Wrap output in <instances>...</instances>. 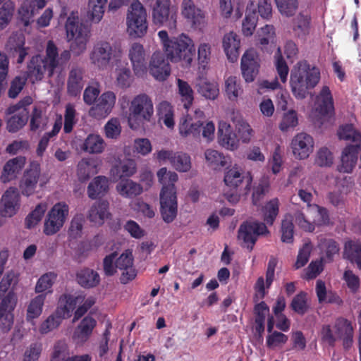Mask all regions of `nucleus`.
Returning a JSON list of instances; mask_svg holds the SVG:
<instances>
[{
    "mask_svg": "<svg viewBox=\"0 0 361 361\" xmlns=\"http://www.w3.org/2000/svg\"><path fill=\"white\" fill-rule=\"evenodd\" d=\"M65 29L67 41L71 43L70 50H64L59 55V50L54 42L52 40L48 41L44 57L35 55L31 58L27 65L26 77L32 82L41 80L46 73L49 78H51L56 68L62 70L71 59V51L79 56L85 51L90 28L83 23L79 22L78 12L73 11L68 17Z\"/></svg>",
    "mask_w": 361,
    "mask_h": 361,
    "instance_id": "f257e3e1",
    "label": "nucleus"
},
{
    "mask_svg": "<svg viewBox=\"0 0 361 361\" xmlns=\"http://www.w3.org/2000/svg\"><path fill=\"white\" fill-rule=\"evenodd\" d=\"M320 78L319 68L310 64L306 60L298 61L291 70L290 76V86L293 96L298 99H305L309 90L319 83Z\"/></svg>",
    "mask_w": 361,
    "mask_h": 361,
    "instance_id": "f03ea898",
    "label": "nucleus"
},
{
    "mask_svg": "<svg viewBox=\"0 0 361 361\" xmlns=\"http://www.w3.org/2000/svg\"><path fill=\"white\" fill-rule=\"evenodd\" d=\"M195 47L192 40L184 34L166 44L164 49L167 59L173 63L183 62L186 66H190L195 55Z\"/></svg>",
    "mask_w": 361,
    "mask_h": 361,
    "instance_id": "7ed1b4c3",
    "label": "nucleus"
},
{
    "mask_svg": "<svg viewBox=\"0 0 361 361\" xmlns=\"http://www.w3.org/2000/svg\"><path fill=\"white\" fill-rule=\"evenodd\" d=\"M154 114L152 99L142 93L133 97L129 106L128 123L132 129H137L141 124L149 122Z\"/></svg>",
    "mask_w": 361,
    "mask_h": 361,
    "instance_id": "20e7f679",
    "label": "nucleus"
},
{
    "mask_svg": "<svg viewBox=\"0 0 361 361\" xmlns=\"http://www.w3.org/2000/svg\"><path fill=\"white\" fill-rule=\"evenodd\" d=\"M121 56L120 45L111 44L104 40L96 42L90 54L91 63L100 70L106 69L111 63L119 61Z\"/></svg>",
    "mask_w": 361,
    "mask_h": 361,
    "instance_id": "39448f33",
    "label": "nucleus"
},
{
    "mask_svg": "<svg viewBox=\"0 0 361 361\" xmlns=\"http://www.w3.org/2000/svg\"><path fill=\"white\" fill-rule=\"evenodd\" d=\"M127 32L130 37H144L148 29L146 9L138 0H134L129 6L126 15Z\"/></svg>",
    "mask_w": 361,
    "mask_h": 361,
    "instance_id": "423d86ee",
    "label": "nucleus"
},
{
    "mask_svg": "<svg viewBox=\"0 0 361 361\" xmlns=\"http://www.w3.org/2000/svg\"><path fill=\"white\" fill-rule=\"evenodd\" d=\"M69 214L68 205L59 202L49 211L44 222L43 232L47 235H53L63 226Z\"/></svg>",
    "mask_w": 361,
    "mask_h": 361,
    "instance_id": "0eeeda50",
    "label": "nucleus"
},
{
    "mask_svg": "<svg viewBox=\"0 0 361 361\" xmlns=\"http://www.w3.org/2000/svg\"><path fill=\"white\" fill-rule=\"evenodd\" d=\"M215 127L212 121H209L203 126L200 121L194 122L189 116H183L179 124V133L183 137L192 136L195 138L200 137V133L208 140L214 137Z\"/></svg>",
    "mask_w": 361,
    "mask_h": 361,
    "instance_id": "6e6552de",
    "label": "nucleus"
},
{
    "mask_svg": "<svg viewBox=\"0 0 361 361\" xmlns=\"http://www.w3.org/2000/svg\"><path fill=\"white\" fill-rule=\"evenodd\" d=\"M269 230L264 223L257 221H245L238 229V238L242 240L246 247L252 250L259 235L269 233Z\"/></svg>",
    "mask_w": 361,
    "mask_h": 361,
    "instance_id": "1a4fd4ad",
    "label": "nucleus"
},
{
    "mask_svg": "<svg viewBox=\"0 0 361 361\" xmlns=\"http://www.w3.org/2000/svg\"><path fill=\"white\" fill-rule=\"evenodd\" d=\"M170 6V0H157L152 11V20L156 25L165 26L173 30L176 27L177 16L171 10Z\"/></svg>",
    "mask_w": 361,
    "mask_h": 361,
    "instance_id": "9d476101",
    "label": "nucleus"
},
{
    "mask_svg": "<svg viewBox=\"0 0 361 361\" xmlns=\"http://www.w3.org/2000/svg\"><path fill=\"white\" fill-rule=\"evenodd\" d=\"M160 213L164 222H173L178 214V202L176 190L173 186L166 187L160 192Z\"/></svg>",
    "mask_w": 361,
    "mask_h": 361,
    "instance_id": "9b49d317",
    "label": "nucleus"
},
{
    "mask_svg": "<svg viewBox=\"0 0 361 361\" xmlns=\"http://www.w3.org/2000/svg\"><path fill=\"white\" fill-rule=\"evenodd\" d=\"M40 174L39 164L37 161L30 162L19 182V188L23 195L29 197L35 192Z\"/></svg>",
    "mask_w": 361,
    "mask_h": 361,
    "instance_id": "f8f14e48",
    "label": "nucleus"
},
{
    "mask_svg": "<svg viewBox=\"0 0 361 361\" xmlns=\"http://www.w3.org/2000/svg\"><path fill=\"white\" fill-rule=\"evenodd\" d=\"M16 296L13 290L3 299L0 303V330L8 332L13 324V311L16 305Z\"/></svg>",
    "mask_w": 361,
    "mask_h": 361,
    "instance_id": "ddd939ff",
    "label": "nucleus"
},
{
    "mask_svg": "<svg viewBox=\"0 0 361 361\" xmlns=\"http://www.w3.org/2000/svg\"><path fill=\"white\" fill-rule=\"evenodd\" d=\"M20 197L17 188L11 187L3 194L0 202V214L3 217L13 216L20 208Z\"/></svg>",
    "mask_w": 361,
    "mask_h": 361,
    "instance_id": "4468645a",
    "label": "nucleus"
},
{
    "mask_svg": "<svg viewBox=\"0 0 361 361\" xmlns=\"http://www.w3.org/2000/svg\"><path fill=\"white\" fill-rule=\"evenodd\" d=\"M312 137L305 133H300L291 141V148L294 156L299 159H307L314 149Z\"/></svg>",
    "mask_w": 361,
    "mask_h": 361,
    "instance_id": "2eb2a0df",
    "label": "nucleus"
},
{
    "mask_svg": "<svg viewBox=\"0 0 361 361\" xmlns=\"http://www.w3.org/2000/svg\"><path fill=\"white\" fill-rule=\"evenodd\" d=\"M168 60L161 51H155L152 54L149 71L156 80L164 81L170 75L171 67Z\"/></svg>",
    "mask_w": 361,
    "mask_h": 361,
    "instance_id": "dca6fc26",
    "label": "nucleus"
},
{
    "mask_svg": "<svg viewBox=\"0 0 361 361\" xmlns=\"http://www.w3.org/2000/svg\"><path fill=\"white\" fill-rule=\"evenodd\" d=\"M116 267L121 271L120 281L122 284H127L133 281L137 276V271L133 267V256L132 252L126 250L116 259Z\"/></svg>",
    "mask_w": 361,
    "mask_h": 361,
    "instance_id": "f3484780",
    "label": "nucleus"
},
{
    "mask_svg": "<svg viewBox=\"0 0 361 361\" xmlns=\"http://www.w3.org/2000/svg\"><path fill=\"white\" fill-rule=\"evenodd\" d=\"M181 14L194 27L204 25L205 22V12L193 0H183L181 5Z\"/></svg>",
    "mask_w": 361,
    "mask_h": 361,
    "instance_id": "a211bd4d",
    "label": "nucleus"
},
{
    "mask_svg": "<svg viewBox=\"0 0 361 361\" xmlns=\"http://www.w3.org/2000/svg\"><path fill=\"white\" fill-rule=\"evenodd\" d=\"M128 58L131 62L134 74L138 78L143 77L147 71L143 46L140 43H133L129 49Z\"/></svg>",
    "mask_w": 361,
    "mask_h": 361,
    "instance_id": "6ab92c4d",
    "label": "nucleus"
},
{
    "mask_svg": "<svg viewBox=\"0 0 361 361\" xmlns=\"http://www.w3.org/2000/svg\"><path fill=\"white\" fill-rule=\"evenodd\" d=\"M315 111L320 120L331 117L334 112V100L328 86H323L316 97Z\"/></svg>",
    "mask_w": 361,
    "mask_h": 361,
    "instance_id": "aec40b11",
    "label": "nucleus"
},
{
    "mask_svg": "<svg viewBox=\"0 0 361 361\" xmlns=\"http://www.w3.org/2000/svg\"><path fill=\"white\" fill-rule=\"evenodd\" d=\"M258 57L253 51H247L241 59V71L247 82H252L259 72Z\"/></svg>",
    "mask_w": 361,
    "mask_h": 361,
    "instance_id": "412c9836",
    "label": "nucleus"
},
{
    "mask_svg": "<svg viewBox=\"0 0 361 361\" xmlns=\"http://www.w3.org/2000/svg\"><path fill=\"white\" fill-rule=\"evenodd\" d=\"M116 102V96L112 92L103 93L96 104L90 110V114L97 118H105L110 114Z\"/></svg>",
    "mask_w": 361,
    "mask_h": 361,
    "instance_id": "4be33fe9",
    "label": "nucleus"
},
{
    "mask_svg": "<svg viewBox=\"0 0 361 361\" xmlns=\"http://www.w3.org/2000/svg\"><path fill=\"white\" fill-rule=\"evenodd\" d=\"M107 1L108 0H89L88 13L92 22L99 23L102 20ZM123 4V0H110L109 7L111 10H116L119 8Z\"/></svg>",
    "mask_w": 361,
    "mask_h": 361,
    "instance_id": "5701e85b",
    "label": "nucleus"
},
{
    "mask_svg": "<svg viewBox=\"0 0 361 361\" xmlns=\"http://www.w3.org/2000/svg\"><path fill=\"white\" fill-rule=\"evenodd\" d=\"M84 70L78 66H73L67 79V93L71 97L79 96L85 86Z\"/></svg>",
    "mask_w": 361,
    "mask_h": 361,
    "instance_id": "b1692460",
    "label": "nucleus"
},
{
    "mask_svg": "<svg viewBox=\"0 0 361 361\" xmlns=\"http://www.w3.org/2000/svg\"><path fill=\"white\" fill-rule=\"evenodd\" d=\"M46 5L45 0H24L18 9L19 19L25 26H28L30 19Z\"/></svg>",
    "mask_w": 361,
    "mask_h": 361,
    "instance_id": "393cba45",
    "label": "nucleus"
},
{
    "mask_svg": "<svg viewBox=\"0 0 361 361\" xmlns=\"http://www.w3.org/2000/svg\"><path fill=\"white\" fill-rule=\"evenodd\" d=\"M25 157L18 156L6 162L1 171L0 179L6 183L14 180L25 164Z\"/></svg>",
    "mask_w": 361,
    "mask_h": 361,
    "instance_id": "a878e982",
    "label": "nucleus"
},
{
    "mask_svg": "<svg viewBox=\"0 0 361 361\" xmlns=\"http://www.w3.org/2000/svg\"><path fill=\"white\" fill-rule=\"evenodd\" d=\"M360 148V145H349L343 149L341 164L338 166V170L340 172L351 173L353 171L357 161Z\"/></svg>",
    "mask_w": 361,
    "mask_h": 361,
    "instance_id": "bb28decb",
    "label": "nucleus"
},
{
    "mask_svg": "<svg viewBox=\"0 0 361 361\" xmlns=\"http://www.w3.org/2000/svg\"><path fill=\"white\" fill-rule=\"evenodd\" d=\"M224 180L225 184L232 189L237 188L245 180V188H247L252 183V178L250 173L245 175L240 168L233 166L226 171Z\"/></svg>",
    "mask_w": 361,
    "mask_h": 361,
    "instance_id": "cd10ccee",
    "label": "nucleus"
},
{
    "mask_svg": "<svg viewBox=\"0 0 361 361\" xmlns=\"http://www.w3.org/2000/svg\"><path fill=\"white\" fill-rule=\"evenodd\" d=\"M240 39L239 36L230 32L224 35L223 38V47L227 59L231 62H235L240 54Z\"/></svg>",
    "mask_w": 361,
    "mask_h": 361,
    "instance_id": "c85d7f7f",
    "label": "nucleus"
},
{
    "mask_svg": "<svg viewBox=\"0 0 361 361\" xmlns=\"http://www.w3.org/2000/svg\"><path fill=\"white\" fill-rule=\"evenodd\" d=\"M96 325L97 321L92 317H84L73 332V340L78 343L86 342L92 335Z\"/></svg>",
    "mask_w": 361,
    "mask_h": 361,
    "instance_id": "c756f323",
    "label": "nucleus"
},
{
    "mask_svg": "<svg viewBox=\"0 0 361 361\" xmlns=\"http://www.w3.org/2000/svg\"><path fill=\"white\" fill-rule=\"evenodd\" d=\"M218 139L219 144L228 149L233 150L238 147L237 135L233 132L231 126L226 123L219 124Z\"/></svg>",
    "mask_w": 361,
    "mask_h": 361,
    "instance_id": "7c9ffc66",
    "label": "nucleus"
},
{
    "mask_svg": "<svg viewBox=\"0 0 361 361\" xmlns=\"http://www.w3.org/2000/svg\"><path fill=\"white\" fill-rule=\"evenodd\" d=\"M109 204L106 200H101L92 204L89 210L87 218L94 224L102 225L111 214L109 212Z\"/></svg>",
    "mask_w": 361,
    "mask_h": 361,
    "instance_id": "2f4dec72",
    "label": "nucleus"
},
{
    "mask_svg": "<svg viewBox=\"0 0 361 361\" xmlns=\"http://www.w3.org/2000/svg\"><path fill=\"white\" fill-rule=\"evenodd\" d=\"M318 247L322 254L321 260L326 263L333 262L335 255H338L340 250L339 244L333 238H321Z\"/></svg>",
    "mask_w": 361,
    "mask_h": 361,
    "instance_id": "473e14b6",
    "label": "nucleus"
},
{
    "mask_svg": "<svg viewBox=\"0 0 361 361\" xmlns=\"http://www.w3.org/2000/svg\"><path fill=\"white\" fill-rule=\"evenodd\" d=\"M83 298L73 296L70 294H63L59 300V306L56 310H60L59 313L63 317H69L72 312L75 309L78 303L82 302Z\"/></svg>",
    "mask_w": 361,
    "mask_h": 361,
    "instance_id": "72a5a7b5",
    "label": "nucleus"
},
{
    "mask_svg": "<svg viewBox=\"0 0 361 361\" xmlns=\"http://www.w3.org/2000/svg\"><path fill=\"white\" fill-rule=\"evenodd\" d=\"M253 312L255 315L254 329L255 333L262 337L265 329L266 317L269 313V307L265 302L262 301L255 305Z\"/></svg>",
    "mask_w": 361,
    "mask_h": 361,
    "instance_id": "f704fd0d",
    "label": "nucleus"
},
{
    "mask_svg": "<svg viewBox=\"0 0 361 361\" xmlns=\"http://www.w3.org/2000/svg\"><path fill=\"white\" fill-rule=\"evenodd\" d=\"M76 280L82 287L91 288L96 287L100 282L99 274L90 268H84L76 274Z\"/></svg>",
    "mask_w": 361,
    "mask_h": 361,
    "instance_id": "c9c22d12",
    "label": "nucleus"
},
{
    "mask_svg": "<svg viewBox=\"0 0 361 361\" xmlns=\"http://www.w3.org/2000/svg\"><path fill=\"white\" fill-rule=\"evenodd\" d=\"M109 190V180L103 176L95 177L87 186V195L92 200L104 195Z\"/></svg>",
    "mask_w": 361,
    "mask_h": 361,
    "instance_id": "e433bc0d",
    "label": "nucleus"
},
{
    "mask_svg": "<svg viewBox=\"0 0 361 361\" xmlns=\"http://www.w3.org/2000/svg\"><path fill=\"white\" fill-rule=\"evenodd\" d=\"M105 146L104 140L100 135L92 133L87 135L80 147L89 154H100Z\"/></svg>",
    "mask_w": 361,
    "mask_h": 361,
    "instance_id": "4c0bfd02",
    "label": "nucleus"
},
{
    "mask_svg": "<svg viewBox=\"0 0 361 361\" xmlns=\"http://www.w3.org/2000/svg\"><path fill=\"white\" fill-rule=\"evenodd\" d=\"M157 109L159 121H162L168 128H173L174 111L171 104L166 101H163L159 104Z\"/></svg>",
    "mask_w": 361,
    "mask_h": 361,
    "instance_id": "58836bf2",
    "label": "nucleus"
},
{
    "mask_svg": "<svg viewBox=\"0 0 361 361\" xmlns=\"http://www.w3.org/2000/svg\"><path fill=\"white\" fill-rule=\"evenodd\" d=\"M344 257L353 263H355L361 271V243L348 240L345 243Z\"/></svg>",
    "mask_w": 361,
    "mask_h": 361,
    "instance_id": "ea45409f",
    "label": "nucleus"
},
{
    "mask_svg": "<svg viewBox=\"0 0 361 361\" xmlns=\"http://www.w3.org/2000/svg\"><path fill=\"white\" fill-rule=\"evenodd\" d=\"M119 194L123 197L132 198L142 192V187L130 179L121 180L116 186Z\"/></svg>",
    "mask_w": 361,
    "mask_h": 361,
    "instance_id": "a19ab883",
    "label": "nucleus"
},
{
    "mask_svg": "<svg viewBox=\"0 0 361 361\" xmlns=\"http://www.w3.org/2000/svg\"><path fill=\"white\" fill-rule=\"evenodd\" d=\"M276 34L273 25H266L261 29L259 44L261 49L267 52L272 51L275 47Z\"/></svg>",
    "mask_w": 361,
    "mask_h": 361,
    "instance_id": "79ce46f5",
    "label": "nucleus"
},
{
    "mask_svg": "<svg viewBox=\"0 0 361 361\" xmlns=\"http://www.w3.org/2000/svg\"><path fill=\"white\" fill-rule=\"evenodd\" d=\"M97 173V164L94 161L82 159L78 164L77 176L80 182H85Z\"/></svg>",
    "mask_w": 361,
    "mask_h": 361,
    "instance_id": "37998d69",
    "label": "nucleus"
},
{
    "mask_svg": "<svg viewBox=\"0 0 361 361\" xmlns=\"http://www.w3.org/2000/svg\"><path fill=\"white\" fill-rule=\"evenodd\" d=\"M196 87L198 93L207 99H215L219 94L218 84L209 82L207 79L200 78Z\"/></svg>",
    "mask_w": 361,
    "mask_h": 361,
    "instance_id": "c03bdc74",
    "label": "nucleus"
},
{
    "mask_svg": "<svg viewBox=\"0 0 361 361\" xmlns=\"http://www.w3.org/2000/svg\"><path fill=\"white\" fill-rule=\"evenodd\" d=\"M262 212L264 224L269 226L273 225L279 212V201L278 198H274L267 202L262 207Z\"/></svg>",
    "mask_w": 361,
    "mask_h": 361,
    "instance_id": "a18cd8bd",
    "label": "nucleus"
},
{
    "mask_svg": "<svg viewBox=\"0 0 361 361\" xmlns=\"http://www.w3.org/2000/svg\"><path fill=\"white\" fill-rule=\"evenodd\" d=\"M111 172L115 179L130 177L136 172V164L133 160H128L116 166Z\"/></svg>",
    "mask_w": 361,
    "mask_h": 361,
    "instance_id": "49530a36",
    "label": "nucleus"
},
{
    "mask_svg": "<svg viewBox=\"0 0 361 361\" xmlns=\"http://www.w3.org/2000/svg\"><path fill=\"white\" fill-rule=\"evenodd\" d=\"M339 139L350 140L354 145H361V133L355 129L353 124H345L340 126L338 130Z\"/></svg>",
    "mask_w": 361,
    "mask_h": 361,
    "instance_id": "de8ad7c7",
    "label": "nucleus"
},
{
    "mask_svg": "<svg viewBox=\"0 0 361 361\" xmlns=\"http://www.w3.org/2000/svg\"><path fill=\"white\" fill-rule=\"evenodd\" d=\"M46 298L45 294L38 295L31 300L27 309V320H31L39 317Z\"/></svg>",
    "mask_w": 361,
    "mask_h": 361,
    "instance_id": "09e8293b",
    "label": "nucleus"
},
{
    "mask_svg": "<svg viewBox=\"0 0 361 361\" xmlns=\"http://www.w3.org/2000/svg\"><path fill=\"white\" fill-rule=\"evenodd\" d=\"M290 307L297 314L304 315L310 308L307 302V293L305 291L299 292L293 297Z\"/></svg>",
    "mask_w": 361,
    "mask_h": 361,
    "instance_id": "8fccbe9b",
    "label": "nucleus"
},
{
    "mask_svg": "<svg viewBox=\"0 0 361 361\" xmlns=\"http://www.w3.org/2000/svg\"><path fill=\"white\" fill-rule=\"evenodd\" d=\"M310 20V16L301 13L293 19V28L299 37H304L309 33Z\"/></svg>",
    "mask_w": 361,
    "mask_h": 361,
    "instance_id": "3c124183",
    "label": "nucleus"
},
{
    "mask_svg": "<svg viewBox=\"0 0 361 361\" xmlns=\"http://www.w3.org/2000/svg\"><path fill=\"white\" fill-rule=\"evenodd\" d=\"M60 310H55L54 313L49 315L39 326V331L42 334H47L58 328L64 319L60 313Z\"/></svg>",
    "mask_w": 361,
    "mask_h": 361,
    "instance_id": "603ef678",
    "label": "nucleus"
},
{
    "mask_svg": "<svg viewBox=\"0 0 361 361\" xmlns=\"http://www.w3.org/2000/svg\"><path fill=\"white\" fill-rule=\"evenodd\" d=\"M70 356V350L65 341H58L53 347L50 361H66Z\"/></svg>",
    "mask_w": 361,
    "mask_h": 361,
    "instance_id": "864d4df0",
    "label": "nucleus"
},
{
    "mask_svg": "<svg viewBox=\"0 0 361 361\" xmlns=\"http://www.w3.org/2000/svg\"><path fill=\"white\" fill-rule=\"evenodd\" d=\"M204 154L208 164L214 170L225 166L227 163L224 154L216 150L209 149Z\"/></svg>",
    "mask_w": 361,
    "mask_h": 361,
    "instance_id": "5fc2aeb1",
    "label": "nucleus"
},
{
    "mask_svg": "<svg viewBox=\"0 0 361 361\" xmlns=\"http://www.w3.org/2000/svg\"><path fill=\"white\" fill-rule=\"evenodd\" d=\"M157 175L159 182L163 185L161 191L171 185L173 186L174 190H176L175 183L178 180V177L176 172L168 171L166 167H162L157 171Z\"/></svg>",
    "mask_w": 361,
    "mask_h": 361,
    "instance_id": "6e6d98bb",
    "label": "nucleus"
},
{
    "mask_svg": "<svg viewBox=\"0 0 361 361\" xmlns=\"http://www.w3.org/2000/svg\"><path fill=\"white\" fill-rule=\"evenodd\" d=\"M177 85L178 92L182 97V101L184 102L183 106L186 109H188L194 99L193 90L186 81L181 79L177 80Z\"/></svg>",
    "mask_w": 361,
    "mask_h": 361,
    "instance_id": "4d7b16f0",
    "label": "nucleus"
},
{
    "mask_svg": "<svg viewBox=\"0 0 361 361\" xmlns=\"http://www.w3.org/2000/svg\"><path fill=\"white\" fill-rule=\"evenodd\" d=\"M281 231V240L283 243H292L293 242L294 225L292 216L286 215L282 220Z\"/></svg>",
    "mask_w": 361,
    "mask_h": 361,
    "instance_id": "13d9d810",
    "label": "nucleus"
},
{
    "mask_svg": "<svg viewBox=\"0 0 361 361\" xmlns=\"http://www.w3.org/2000/svg\"><path fill=\"white\" fill-rule=\"evenodd\" d=\"M242 91L240 82L235 76H230L226 80L225 92L230 100H235Z\"/></svg>",
    "mask_w": 361,
    "mask_h": 361,
    "instance_id": "bf43d9fd",
    "label": "nucleus"
},
{
    "mask_svg": "<svg viewBox=\"0 0 361 361\" xmlns=\"http://www.w3.org/2000/svg\"><path fill=\"white\" fill-rule=\"evenodd\" d=\"M171 164L178 171H188L191 168L190 157L186 153L176 152Z\"/></svg>",
    "mask_w": 361,
    "mask_h": 361,
    "instance_id": "052dcab7",
    "label": "nucleus"
},
{
    "mask_svg": "<svg viewBox=\"0 0 361 361\" xmlns=\"http://www.w3.org/2000/svg\"><path fill=\"white\" fill-rule=\"evenodd\" d=\"M15 11V5L8 1L0 8V30H4L11 22Z\"/></svg>",
    "mask_w": 361,
    "mask_h": 361,
    "instance_id": "680f3d73",
    "label": "nucleus"
},
{
    "mask_svg": "<svg viewBox=\"0 0 361 361\" xmlns=\"http://www.w3.org/2000/svg\"><path fill=\"white\" fill-rule=\"evenodd\" d=\"M274 57L276 68L279 75L280 80L283 83H285L287 80L289 68L282 56L280 47L277 48Z\"/></svg>",
    "mask_w": 361,
    "mask_h": 361,
    "instance_id": "e2e57ef3",
    "label": "nucleus"
},
{
    "mask_svg": "<svg viewBox=\"0 0 361 361\" xmlns=\"http://www.w3.org/2000/svg\"><path fill=\"white\" fill-rule=\"evenodd\" d=\"M27 121V114L22 112L15 114L7 121L6 128L9 133H16L22 128Z\"/></svg>",
    "mask_w": 361,
    "mask_h": 361,
    "instance_id": "0e129e2a",
    "label": "nucleus"
},
{
    "mask_svg": "<svg viewBox=\"0 0 361 361\" xmlns=\"http://www.w3.org/2000/svg\"><path fill=\"white\" fill-rule=\"evenodd\" d=\"M84 222L85 219L82 214L75 215L72 219L68 231L69 238L77 239L81 237Z\"/></svg>",
    "mask_w": 361,
    "mask_h": 361,
    "instance_id": "69168bd1",
    "label": "nucleus"
},
{
    "mask_svg": "<svg viewBox=\"0 0 361 361\" xmlns=\"http://www.w3.org/2000/svg\"><path fill=\"white\" fill-rule=\"evenodd\" d=\"M279 11L282 15L293 16L298 8V0H275Z\"/></svg>",
    "mask_w": 361,
    "mask_h": 361,
    "instance_id": "338daca9",
    "label": "nucleus"
},
{
    "mask_svg": "<svg viewBox=\"0 0 361 361\" xmlns=\"http://www.w3.org/2000/svg\"><path fill=\"white\" fill-rule=\"evenodd\" d=\"M27 80V77L21 75H17L13 78L10 83L8 97L11 99L16 98L24 88Z\"/></svg>",
    "mask_w": 361,
    "mask_h": 361,
    "instance_id": "774afa93",
    "label": "nucleus"
}]
</instances>
